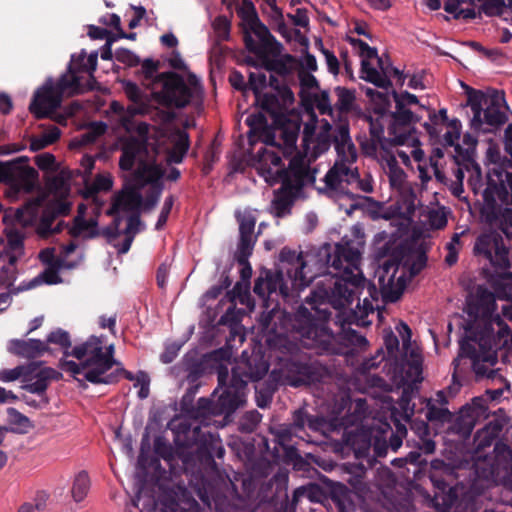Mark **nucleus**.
<instances>
[{
    "mask_svg": "<svg viewBox=\"0 0 512 512\" xmlns=\"http://www.w3.org/2000/svg\"><path fill=\"white\" fill-rule=\"evenodd\" d=\"M306 304L300 305L294 314L280 309L277 305L267 312H263L259 322L262 329L275 334L280 345L290 354L297 350L296 344L288 341L284 336L296 334L307 347L316 349L321 354L344 355L348 347L363 350L368 341L365 336L352 329L350 325L366 327L371 324L367 320L369 313L374 312V306L367 298L363 306L357 304L358 310H350L348 314L336 309L335 323L339 324L341 331L337 334L328 327L331 318V300H325L317 292H312L306 298Z\"/></svg>",
    "mask_w": 512,
    "mask_h": 512,
    "instance_id": "f257e3e1",
    "label": "nucleus"
},
{
    "mask_svg": "<svg viewBox=\"0 0 512 512\" xmlns=\"http://www.w3.org/2000/svg\"><path fill=\"white\" fill-rule=\"evenodd\" d=\"M471 150L463 153V167L470 175L468 185L475 195L482 196L480 215L488 225H497L502 231L512 227V172L494 167L482 177L480 165L471 158Z\"/></svg>",
    "mask_w": 512,
    "mask_h": 512,
    "instance_id": "f03ea898",
    "label": "nucleus"
},
{
    "mask_svg": "<svg viewBox=\"0 0 512 512\" xmlns=\"http://www.w3.org/2000/svg\"><path fill=\"white\" fill-rule=\"evenodd\" d=\"M365 233L361 225L351 228V235L344 236L339 243L323 244L312 257L319 275L330 273L338 277L335 281L331 295L349 296V285L354 288L365 282L360 270L362 253L365 247Z\"/></svg>",
    "mask_w": 512,
    "mask_h": 512,
    "instance_id": "7ed1b4c3",
    "label": "nucleus"
},
{
    "mask_svg": "<svg viewBox=\"0 0 512 512\" xmlns=\"http://www.w3.org/2000/svg\"><path fill=\"white\" fill-rule=\"evenodd\" d=\"M473 255L486 264L481 275L499 299L512 296V250L496 230L479 234L474 242Z\"/></svg>",
    "mask_w": 512,
    "mask_h": 512,
    "instance_id": "20e7f679",
    "label": "nucleus"
},
{
    "mask_svg": "<svg viewBox=\"0 0 512 512\" xmlns=\"http://www.w3.org/2000/svg\"><path fill=\"white\" fill-rule=\"evenodd\" d=\"M141 68L136 72L141 84L151 90L150 97L164 107L178 109L188 106L199 92L201 86L197 77L190 74L189 85L183 76L168 71L159 73L160 61L147 58L140 61Z\"/></svg>",
    "mask_w": 512,
    "mask_h": 512,
    "instance_id": "39448f33",
    "label": "nucleus"
},
{
    "mask_svg": "<svg viewBox=\"0 0 512 512\" xmlns=\"http://www.w3.org/2000/svg\"><path fill=\"white\" fill-rule=\"evenodd\" d=\"M469 493L481 495L493 485H503L512 491V450L503 442H496L493 456L478 455L473 465Z\"/></svg>",
    "mask_w": 512,
    "mask_h": 512,
    "instance_id": "423d86ee",
    "label": "nucleus"
},
{
    "mask_svg": "<svg viewBox=\"0 0 512 512\" xmlns=\"http://www.w3.org/2000/svg\"><path fill=\"white\" fill-rule=\"evenodd\" d=\"M397 270L398 265L396 263H385L382 271H378L379 290L374 283L365 278V282L357 288L349 285V296L347 293L343 297L341 295H330L329 300H331L332 307L334 309H343L351 305L355 297L359 298L364 294L365 290L367 295L364 296L363 300L367 298L370 303L378 301L379 295H381L384 303L397 302L401 298L406 285L404 275H400L396 283L394 282ZM371 305L373 306V304Z\"/></svg>",
    "mask_w": 512,
    "mask_h": 512,
    "instance_id": "0eeeda50",
    "label": "nucleus"
},
{
    "mask_svg": "<svg viewBox=\"0 0 512 512\" xmlns=\"http://www.w3.org/2000/svg\"><path fill=\"white\" fill-rule=\"evenodd\" d=\"M467 94L466 106L473 112L470 121L471 129L476 133H495L508 121L505 111L509 109L503 91L492 90L486 94L481 90L465 86Z\"/></svg>",
    "mask_w": 512,
    "mask_h": 512,
    "instance_id": "6e6552de",
    "label": "nucleus"
},
{
    "mask_svg": "<svg viewBox=\"0 0 512 512\" xmlns=\"http://www.w3.org/2000/svg\"><path fill=\"white\" fill-rule=\"evenodd\" d=\"M71 356L78 360L86 357L89 369L84 373V378L93 384H112L117 382V373L107 372L118 362L114 358V345L104 347L101 337L91 336L80 345L71 349Z\"/></svg>",
    "mask_w": 512,
    "mask_h": 512,
    "instance_id": "1a4fd4ad",
    "label": "nucleus"
},
{
    "mask_svg": "<svg viewBox=\"0 0 512 512\" xmlns=\"http://www.w3.org/2000/svg\"><path fill=\"white\" fill-rule=\"evenodd\" d=\"M269 363L260 354H252L237 360L231 371L224 364L217 367L218 387L227 386L235 395L239 396L241 404L246 403L247 385L249 382L262 380L269 371Z\"/></svg>",
    "mask_w": 512,
    "mask_h": 512,
    "instance_id": "9d476101",
    "label": "nucleus"
},
{
    "mask_svg": "<svg viewBox=\"0 0 512 512\" xmlns=\"http://www.w3.org/2000/svg\"><path fill=\"white\" fill-rule=\"evenodd\" d=\"M334 146L338 154V159L325 175L326 186L336 190L342 182L347 184L356 183L359 178L358 169L352 168V164L357 160V150L352 142L349 133V124L341 122L334 135Z\"/></svg>",
    "mask_w": 512,
    "mask_h": 512,
    "instance_id": "9b49d317",
    "label": "nucleus"
},
{
    "mask_svg": "<svg viewBox=\"0 0 512 512\" xmlns=\"http://www.w3.org/2000/svg\"><path fill=\"white\" fill-rule=\"evenodd\" d=\"M493 347L499 348L493 337L474 335L467 340L460 341L459 360L463 357L472 361V368L477 377L491 378L494 371L489 366L496 363V355Z\"/></svg>",
    "mask_w": 512,
    "mask_h": 512,
    "instance_id": "f8f14e48",
    "label": "nucleus"
},
{
    "mask_svg": "<svg viewBox=\"0 0 512 512\" xmlns=\"http://www.w3.org/2000/svg\"><path fill=\"white\" fill-rule=\"evenodd\" d=\"M315 253H307L305 256L302 252L296 253L295 250L284 247L279 254V260L282 263L284 273L289 279L293 291H300L319 275L315 260L312 257Z\"/></svg>",
    "mask_w": 512,
    "mask_h": 512,
    "instance_id": "ddd939ff",
    "label": "nucleus"
},
{
    "mask_svg": "<svg viewBox=\"0 0 512 512\" xmlns=\"http://www.w3.org/2000/svg\"><path fill=\"white\" fill-rule=\"evenodd\" d=\"M220 388L222 392L216 401L201 397L198 399L197 405H194L186 415L201 424L208 425L211 416H224V419L227 420L237 409L243 407L239 396H235L227 386Z\"/></svg>",
    "mask_w": 512,
    "mask_h": 512,
    "instance_id": "4468645a",
    "label": "nucleus"
},
{
    "mask_svg": "<svg viewBox=\"0 0 512 512\" xmlns=\"http://www.w3.org/2000/svg\"><path fill=\"white\" fill-rule=\"evenodd\" d=\"M314 161L307 153H296L289 161L287 168L275 171L274 183L288 184L294 191L302 194L303 188L313 186L316 181L317 167H312Z\"/></svg>",
    "mask_w": 512,
    "mask_h": 512,
    "instance_id": "2eb2a0df",
    "label": "nucleus"
},
{
    "mask_svg": "<svg viewBox=\"0 0 512 512\" xmlns=\"http://www.w3.org/2000/svg\"><path fill=\"white\" fill-rule=\"evenodd\" d=\"M284 378L290 386L300 387L316 382H324L331 377V369L315 361H301L288 358L282 366Z\"/></svg>",
    "mask_w": 512,
    "mask_h": 512,
    "instance_id": "dca6fc26",
    "label": "nucleus"
},
{
    "mask_svg": "<svg viewBox=\"0 0 512 512\" xmlns=\"http://www.w3.org/2000/svg\"><path fill=\"white\" fill-rule=\"evenodd\" d=\"M429 479L435 488L432 499L434 507L439 510L451 508L457 500V493L452 487V468L442 460H434L431 462Z\"/></svg>",
    "mask_w": 512,
    "mask_h": 512,
    "instance_id": "f3484780",
    "label": "nucleus"
},
{
    "mask_svg": "<svg viewBox=\"0 0 512 512\" xmlns=\"http://www.w3.org/2000/svg\"><path fill=\"white\" fill-rule=\"evenodd\" d=\"M243 40L246 49L259 59L267 54L278 57L283 50V45L276 40L260 19L247 25V28L244 29Z\"/></svg>",
    "mask_w": 512,
    "mask_h": 512,
    "instance_id": "a211bd4d",
    "label": "nucleus"
},
{
    "mask_svg": "<svg viewBox=\"0 0 512 512\" xmlns=\"http://www.w3.org/2000/svg\"><path fill=\"white\" fill-rule=\"evenodd\" d=\"M395 102V111L390 113L392 119L388 127V140L390 145H404L411 136L412 125L420 121V117L414 114L400 101Z\"/></svg>",
    "mask_w": 512,
    "mask_h": 512,
    "instance_id": "6ab92c4d",
    "label": "nucleus"
},
{
    "mask_svg": "<svg viewBox=\"0 0 512 512\" xmlns=\"http://www.w3.org/2000/svg\"><path fill=\"white\" fill-rule=\"evenodd\" d=\"M496 291H490L484 286H478L474 295L467 299V313L475 319H481L484 323L483 330L478 335H486V324L495 315Z\"/></svg>",
    "mask_w": 512,
    "mask_h": 512,
    "instance_id": "aec40b11",
    "label": "nucleus"
},
{
    "mask_svg": "<svg viewBox=\"0 0 512 512\" xmlns=\"http://www.w3.org/2000/svg\"><path fill=\"white\" fill-rule=\"evenodd\" d=\"M377 63L380 72L376 68L372 67L370 62L367 60H362L361 73L363 75L361 78L374 84L376 87L388 89L392 86V82L389 79V76L393 75L398 78L400 85H403L405 75L398 68L392 66L387 55L385 56V59L383 57L378 58Z\"/></svg>",
    "mask_w": 512,
    "mask_h": 512,
    "instance_id": "412c9836",
    "label": "nucleus"
},
{
    "mask_svg": "<svg viewBox=\"0 0 512 512\" xmlns=\"http://www.w3.org/2000/svg\"><path fill=\"white\" fill-rule=\"evenodd\" d=\"M62 103V97L51 81L38 89L29 105V111L36 119L49 117Z\"/></svg>",
    "mask_w": 512,
    "mask_h": 512,
    "instance_id": "4be33fe9",
    "label": "nucleus"
},
{
    "mask_svg": "<svg viewBox=\"0 0 512 512\" xmlns=\"http://www.w3.org/2000/svg\"><path fill=\"white\" fill-rule=\"evenodd\" d=\"M487 401L483 397H475L471 403L464 405L455 418L454 430L464 436L471 434L477 420L486 415Z\"/></svg>",
    "mask_w": 512,
    "mask_h": 512,
    "instance_id": "5701e85b",
    "label": "nucleus"
},
{
    "mask_svg": "<svg viewBox=\"0 0 512 512\" xmlns=\"http://www.w3.org/2000/svg\"><path fill=\"white\" fill-rule=\"evenodd\" d=\"M192 438L198 443L196 450L199 460L206 464H214V458H223L225 449L218 436L211 432H202L200 426L192 430Z\"/></svg>",
    "mask_w": 512,
    "mask_h": 512,
    "instance_id": "b1692460",
    "label": "nucleus"
},
{
    "mask_svg": "<svg viewBox=\"0 0 512 512\" xmlns=\"http://www.w3.org/2000/svg\"><path fill=\"white\" fill-rule=\"evenodd\" d=\"M27 161L28 158L22 156L15 161L8 162L5 165L3 175L5 180L15 183V185L30 192L33 190L38 179V172L31 166L20 165V163Z\"/></svg>",
    "mask_w": 512,
    "mask_h": 512,
    "instance_id": "393cba45",
    "label": "nucleus"
},
{
    "mask_svg": "<svg viewBox=\"0 0 512 512\" xmlns=\"http://www.w3.org/2000/svg\"><path fill=\"white\" fill-rule=\"evenodd\" d=\"M235 218L239 224V241L236 251H240L241 256H246L249 251H253L257 236L254 235L256 226V217L249 211L235 213Z\"/></svg>",
    "mask_w": 512,
    "mask_h": 512,
    "instance_id": "a878e982",
    "label": "nucleus"
},
{
    "mask_svg": "<svg viewBox=\"0 0 512 512\" xmlns=\"http://www.w3.org/2000/svg\"><path fill=\"white\" fill-rule=\"evenodd\" d=\"M305 427L313 432H320L322 434L335 430L333 423L324 416L311 415L305 408H300L294 411L292 415L291 429L297 433L304 430Z\"/></svg>",
    "mask_w": 512,
    "mask_h": 512,
    "instance_id": "bb28decb",
    "label": "nucleus"
},
{
    "mask_svg": "<svg viewBox=\"0 0 512 512\" xmlns=\"http://www.w3.org/2000/svg\"><path fill=\"white\" fill-rule=\"evenodd\" d=\"M143 204V197L141 193L132 187L124 188L117 192L112 198L111 206L106 211L107 215H114L117 213L130 212L138 213Z\"/></svg>",
    "mask_w": 512,
    "mask_h": 512,
    "instance_id": "cd10ccee",
    "label": "nucleus"
},
{
    "mask_svg": "<svg viewBox=\"0 0 512 512\" xmlns=\"http://www.w3.org/2000/svg\"><path fill=\"white\" fill-rule=\"evenodd\" d=\"M121 151L119 167L123 171H130L139 157L148 154L147 139L131 136L123 142Z\"/></svg>",
    "mask_w": 512,
    "mask_h": 512,
    "instance_id": "c85d7f7f",
    "label": "nucleus"
},
{
    "mask_svg": "<svg viewBox=\"0 0 512 512\" xmlns=\"http://www.w3.org/2000/svg\"><path fill=\"white\" fill-rule=\"evenodd\" d=\"M301 193L294 191L288 184L281 186L273 191L271 201V213L277 218H283L291 214L292 208Z\"/></svg>",
    "mask_w": 512,
    "mask_h": 512,
    "instance_id": "c756f323",
    "label": "nucleus"
},
{
    "mask_svg": "<svg viewBox=\"0 0 512 512\" xmlns=\"http://www.w3.org/2000/svg\"><path fill=\"white\" fill-rule=\"evenodd\" d=\"M96 80L93 75L89 76V79L85 84H82L80 81V77L76 75V72L73 70L72 65L68 66V74L62 75L57 83L54 85V88L59 92L61 97L66 91H70L71 94H78L84 91H92L94 90V84Z\"/></svg>",
    "mask_w": 512,
    "mask_h": 512,
    "instance_id": "7c9ffc66",
    "label": "nucleus"
},
{
    "mask_svg": "<svg viewBox=\"0 0 512 512\" xmlns=\"http://www.w3.org/2000/svg\"><path fill=\"white\" fill-rule=\"evenodd\" d=\"M122 89L126 97L133 102L135 105H131L127 108L129 117L137 114H145L148 109V96L141 90V88L130 80H121Z\"/></svg>",
    "mask_w": 512,
    "mask_h": 512,
    "instance_id": "2f4dec72",
    "label": "nucleus"
},
{
    "mask_svg": "<svg viewBox=\"0 0 512 512\" xmlns=\"http://www.w3.org/2000/svg\"><path fill=\"white\" fill-rule=\"evenodd\" d=\"M258 158V170L259 173L265 177V180L269 182L271 185L274 183L275 171L272 170L271 166L285 168L282 163V157L278 152L269 150L267 148H261L257 152Z\"/></svg>",
    "mask_w": 512,
    "mask_h": 512,
    "instance_id": "473e14b6",
    "label": "nucleus"
},
{
    "mask_svg": "<svg viewBox=\"0 0 512 512\" xmlns=\"http://www.w3.org/2000/svg\"><path fill=\"white\" fill-rule=\"evenodd\" d=\"M9 350L17 356L33 359L48 351L49 348L45 342L39 339H14L10 341Z\"/></svg>",
    "mask_w": 512,
    "mask_h": 512,
    "instance_id": "72a5a7b5",
    "label": "nucleus"
},
{
    "mask_svg": "<svg viewBox=\"0 0 512 512\" xmlns=\"http://www.w3.org/2000/svg\"><path fill=\"white\" fill-rule=\"evenodd\" d=\"M282 122V124L274 125L280 132V138L283 141V145L285 146L283 155L286 156L287 153L291 152L296 147V141L301 128V119L299 116H295L293 119H291L287 115L286 119Z\"/></svg>",
    "mask_w": 512,
    "mask_h": 512,
    "instance_id": "f704fd0d",
    "label": "nucleus"
},
{
    "mask_svg": "<svg viewBox=\"0 0 512 512\" xmlns=\"http://www.w3.org/2000/svg\"><path fill=\"white\" fill-rule=\"evenodd\" d=\"M326 499L330 500L335 505L337 512L355 510L352 492L345 484L339 482L332 483L329 487V493Z\"/></svg>",
    "mask_w": 512,
    "mask_h": 512,
    "instance_id": "c9c22d12",
    "label": "nucleus"
},
{
    "mask_svg": "<svg viewBox=\"0 0 512 512\" xmlns=\"http://www.w3.org/2000/svg\"><path fill=\"white\" fill-rule=\"evenodd\" d=\"M255 104H257L262 111L270 114L273 119V124H282L287 114H285L283 104L279 97L273 93H260L259 97H255Z\"/></svg>",
    "mask_w": 512,
    "mask_h": 512,
    "instance_id": "e433bc0d",
    "label": "nucleus"
},
{
    "mask_svg": "<svg viewBox=\"0 0 512 512\" xmlns=\"http://www.w3.org/2000/svg\"><path fill=\"white\" fill-rule=\"evenodd\" d=\"M262 66L269 72H274L279 76L287 77L294 71V65L296 59L291 54H284L273 57L271 54H267L260 58Z\"/></svg>",
    "mask_w": 512,
    "mask_h": 512,
    "instance_id": "4c0bfd02",
    "label": "nucleus"
},
{
    "mask_svg": "<svg viewBox=\"0 0 512 512\" xmlns=\"http://www.w3.org/2000/svg\"><path fill=\"white\" fill-rule=\"evenodd\" d=\"M342 441L345 446L353 450L357 458L368 456L372 447V438L365 431L345 432Z\"/></svg>",
    "mask_w": 512,
    "mask_h": 512,
    "instance_id": "58836bf2",
    "label": "nucleus"
},
{
    "mask_svg": "<svg viewBox=\"0 0 512 512\" xmlns=\"http://www.w3.org/2000/svg\"><path fill=\"white\" fill-rule=\"evenodd\" d=\"M411 431L418 437L417 447L425 454H431L435 451V441L427 421L421 419H412L410 421Z\"/></svg>",
    "mask_w": 512,
    "mask_h": 512,
    "instance_id": "ea45409f",
    "label": "nucleus"
},
{
    "mask_svg": "<svg viewBox=\"0 0 512 512\" xmlns=\"http://www.w3.org/2000/svg\"><path fill=\"white\" fill-rule=\"evenodd\" d=\"M476 2L478 0H447L444 3V10L452 14L456 20H472L479 15L474 9Z\"/></svg>",
    "mask_w": 512,
    "mask_h": 512,
    "instance_id": "a19ab883",
    "label": "nucleus"
},
{
    "mask_svg": "<svg viewBox=\"0 0 512 512\" xmlns=\"http://www.w3.org/2000/svg\"><path fill=\"white\" fill-rule=\"evenodd\" d=\"M164 172L157 164H149L145 160H140L137 169L134 172L135 180L142 185L152 184L153 187L162 186L159 180Z\"/></svg>",
    "mask_w": 512,
    "mask_h": 512,
    "instance_id": "79ce46f5",
    "label": "nucleus"
},
{
    "mask_svg": "<svg viewBox=\"0 0 512 512\" xmlns=\"http://www.w3.org/2000/svg\"><path fill=\"white\" fill-rule=\"evenodd\" d=\"M283 269L275 272L264 270L265 280L267 281L266 289L268 290V297L273 293H279L284 299L290 296V291L293 290L291 285H288L289 279L286 281L284 278Z\"/></svg>",
    "mask_w": 512,
    "mask_h": 512,
    "instance_id": "37998d69",
    "label": "nucleus"
},
{
    "mask_svg": "<svg viewBox=\"0 0 512 512\" xmlns=\"http://www.w3.org/2000/svg\"><path fill=\"white\" fill-rule=\"evenodd\" d=\"M253 251H249V253L242 257L240 251H236L234 255V259L241 266L240 277L242 282H237L232 290L234 294L233 297H230V300L233 301L235 296H240L242 291H247L249 287V281L252 276V267L249 263V257L252 255Z\"/></svg>",
    "mask_w": 512,
    "mask_h": 512,
    "instance_id": "c03bdc74",
    "label": "nucleus"
},
{
    "mask_svg": "<svg viewBox=\"0 0 512 512\" xmlns=\"http://www.w3.org/2000/svg\"><path fill=\"white\" fill-rule=\"evenodd\" d=\"M278 388V382L274 377V372L271 373L269 378L255 386V398L257 406L266 408L272 402L274 393Z\"/></svg>",
    "mask_w": 512,
    "mask_h": 512,
    "instance_id": "a18cd8bd",
    "label": "nucleus"
},
{
    "mask_svg": "<svg viewBox=\"0 0 512 512\" xmlns=\"http://www.w3.org/2000/svg\"><path fill=\"white\" fill-rule=\"evenodd\" d=\"M425 417L433 424H445L455 422V416L447 407L438 406L432 399L426 401Z\"/></svg>",
    "mask_w": 512,
    "mask_h": 512,
    "instance_id": "49530a36",
    "label": "nucleus"
},
{
    "mask_svg": "<svg viewBox=\"0 0 512 512\" xmlns=\"http://www.w3.org/2000/svg\"><path fill=\"white\" fill-rule=\"evenodd\" d=\"M213 28L216 34V41L213 45L212 53L214 55L221 54L224 51L221 42L229 39L231 23L226 16L220 15L215 18Z\"/></svg>",
    "mask_w": 512,
    "mask_h": 512,
    "instance_id": "de8ad7c7",
    "label": "nucleus"
},
{
    "mask_svg": "<svg viewBox=\"0 0 512 512\" xmlns=\"http://www.w3.org/2000/svg\"><path fill=\"white\" fill-rule=\"evenodd\" d=\"M61 282H62V279L59 276L58 271L53 268H47L41 274H39L37 277L33 278L29 282L18 286V288L13 289L12 293L18 294L19 292L35 288L36 286H38L42 283L51 285V284H58Z\"/></svg>",
    "mask_w": 512,
    "mask_h": 512,
    "instance_id": "09e8293b",
    "label": "nucleus"
},
{
    "mask_svg": "<svg viewBox=\"0 0 512 512\" xmlns=\"http://www.w3.org/2000/svg\"><path fill=\"white\" fill-rule=\"evenodd\" d=\"M38 368V362H31L27 365H19L13 369H4L0 371V380L11 382L23 377L24 382H28V377L32 376Z\"/></svg>",
    "mask_w": 512,
    "mask_h": 512,
    "instance_id": "8fccbe9b",
    "label": "nucleus"
},
{
    "mask_svg": "<svg viewBox=\"0 0 512 512\" xmlns=\"http://www.w3.org/2000/svg\"><path fill=\"white\" fill-rule=\"evenodd\" d=\"M190 146L189 135L185 131L178 130L177 139L173 147L168 151L169 163H181Z\"/></svg>",
    "mask_w": 512,
    "mask_h": 512,
    "instance_id": "3c124183",
    "label": "nucleus"
},
{
    "mask_svg": "<svg viewBox=\"0 0 512 512\" xmlns=\"http://www.w3.org/2000/svg\"><path fill=\"white\" fill-rule=\"evenodd\" d=\"M293 503H298L302 498H306L310 502H322L326 499L323 489L315 483H310L306 486H300L293 492Z\"/></svg>",
    "mask_w": 512,
    "mask_h": 512,
    "instance_id": "603ef678",
    "label": "nucleus"
},
{
    "mask_svg": "<svg viewBox=\"0 0 512 512\" xmlns=\"http://www.w3.org/2000/svg\"><path fill=\"white\" fill-rule=\"evenodd\" d=\"M40 364L41 363L38 362L37 370L34 372L32 376L28 377L30 380L28 382H25V384L22 386V389L30 393L37 394L39 396H43L42 401L44 402V404H48V399L45 395L49 385L44 375H42L41 370L39 369Z\"/></svg>",
    "mask_w": 512,
    "mask_h": 512,
    "instance_id": "864d4df0",
    "label": "nucleus"
},
{
    "mask_svg": "<svg viewBox=\"0 0 512 512\" xmlns=\"http://www.w3.org/2000/svg\"><path fill=\"white\" fill-rule=\"evenodd\" d=\"M61 136V130L57 126H51L48 131L40 137H32L30 140V150L36 152L55 143Z\"/></svg>",
    "mask_w": 512,
    "mask_h": 512,
    "instance_id": "5fc2aeb1",
    "label": "nucleus"
},
{
    "mask_svg": "<svg viewBox=\"0 0 512 512\" xmlns=\"http://www.w3.org/2000/svg\"><path fill=\"white\" fill-rule=\"evenodd\" d=\"M90 489V479L86 471H80L74 479L71 494L75 502H81Z\"/></svg>",
    "mask_w": 512,
    "mask_h": 512,
    "instance_id": "6e6d98bb",
    "label": "nucleus"
},
{
    "mask_svg": "<svg viewBox=\"0 0 512 512\" xmlns=\"http://www.w3.org/2000/svg\"><path fill=\"white\" fill-rule=\"evenodd\" d=\"M58 216L53 211L52 207L48 204L43 209L38 226L36 228L37 234L42 238L51 236V227L53 222Z\"/></svg>",
    "mask_w": 512,
    "mask_h": 512,
    "instance_id": "4d7b16f0",
    "label": "nucleus"
},
{
    "mask_svg": "<svg viewBox=\"0 0 512 512\" xmlns=\"http://www.w3.org/2000/svg\"><path fill=\"white\" fill-rule=\"evenodd\" d=\"M59 367L72 374L73 378L79 383V386L82 388H86L87 385L85 384V378L79 379L76 377V375L81 374L82 372H86L89 369V365L86 364V361H81L80 363H76L72 360H64L61 359L59 362Z\"/></svg>",
    "mask_w": 512,
    "mask_h": 512,
    "instance_id": "13d9d810",
    "label": "nucleus"
},
{
    "mask_svg": "<svg viewBox=\"0 0 512 512\" xmlns=\"http://www.w3.org/2000/svg\"><path fill=\"white\" fill-rule=\"evenodd\" d=\"M335 93L338 97L336 107L340 112H350L355 101V91L345 87H336Z\"/></svg>",
    "mask_w": 512,
    "mask_h": 512,
    "instance_id": "bf43d9fd",
    "label": "nucleus"
},
{
    "mask_svg": "<svg viewBox=\"0 0 512 512\" xmlns=\"http://www.w3.org/2000/svg\"><path fill=\"white\" fill-rule=\"evenodd\" d=\"M341 123H339L336 127H338ZM337 129V128H335ZM336 130H334L333 135H328L325 133L318 132L315 138V143L311 152L310 157L313 160H316L321 154L325 153L329 150L331 144H334V135Z\"/></svg>",
    "mask_w": 512,
    "mask_h": 512,
    "instance_id": "052dcab7",
    "label": "nucleus"
},
{
    "mask_svg": "<svg viewBox=\"0 0 512 512\" xmlns=\"http://www.w3.org/2000/svg\"><path fill=\"white\" fill-rule=\"evenodd\" d=\"M45 343L58 345V346H60V348L63 349L64 355L66 357L71 356V354H70L71 350H69L71 348V339H70V335L67 331L60 329V328L56 329L55 331H52L47 336V340Z\"/></svg>",
    "mask_w": 512,
    "mask_h": 512,
    "instance_id": "680f3d73",
    "label": "nucleus"
},
{
    "mask_svg": "<svg viewBox=\"0 0 512 512\" xmlns=\"http://www.w3.org/2000/svg\"><path fill=\"white\" fill-rule=\"evenodd\" d=\"M262 415L257 410L244 413L239 421V430L243 433H252L260 423Z\"/></svg>",
    "mask_w": 512,
    "mask_h": 512,
    "instance_id": "e2e57ef3",
    "label": "nucleus"
},
{
    "mask_svg": "<svg viewBox=\"0 0 512 512\" xmlns=\"http://www.w3.org/2000/svg\"><path fill=\"white\" fill-rule=\"evenodd\" d=\"M272 1H273V5L271 6V9H272L271 17L276 23V26H277L276 30L278 33L281 34L282 37H284L286 40L289 41V40H291V31L284 22L282 10L279 9L275 4L276 0H272Z\"/></svg>",
    "mask_w": 512,
    "mask_h": 512,
    "instance_id": "0e129e2a",
    "label": "nucleus"
},
{
    "mask_svg": "<svg viewBox=\"0 0 512 512\" xmlns=\"http://www.w3.org/2000/svg\"><path fill=\"white\" fill-rule=\"evenodd\" d=\"M505 6V0H486L480 5L478 14L479 16L481 13L487 16L501 15Z\"/></svg>",
    "mask_w": 512,
    "mask_h": 512,
    "instance_id": "69168bd1",
    "label": "nucleus"
},
{
    "mask_svg": "<svg viewBox=\"0 0 512 512\" xmlns=\"http://www.w3.org/2000/svg\"><path fill=\"white\" fill-rule=\"evenodd\" d=\"M238 14L247 25L259 20L255 6L251 0H243Z\"/></svg>",
    "mask_w": 512,
    "mask_h": 512,
    "instance_id": "338daca9",
    "label": "nucleus"
},
{
    "mask_svg": "<svg viewBox=\"0 0 512 512\" xmlns=\"http://www.w3.org/2000/svg\"><path fill=\"white\" fill-rule=\"evenodd\" d=\"M161 512H179V504L173 491L164 492L159 497Z\"/></svg>",
    "mask_w": 512,
    "mask_h": 512,
    "instance_id": "774afa93",
    "label": "nucleus"
}]
</instances>
